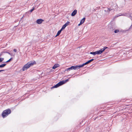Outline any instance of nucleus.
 <instances>
[{
    "mask_svg": "<svg viewBox=\"0 0 132 132\" xmlns=\"http://www.w3.org/2000/svg\"><path fill=\"white\" fill-rule=\"evenodd\" d=\"M11 110L9 109H8L3 111L2 114V116L3 118L6 117L11 113Z\"/></svg>",
    "mask_w": 132,
    "mask_h": 132,
    "instance_id": "1",
    "label": "nucleus"
},
{
    "mask_svg": "<svg viewBox=\"0 0 132 132\" xmlns=\"http://www.w3.org/2000/svg\"><path fill=\"white\" fill-rule=\"evenodd\" d=\"M29 65V64L28 63H27L26 64H25L22 68V70L23 71H24L26 70H27L28 68L29 67H30Z\"/></svg>",
    "mask_w": 132,
    "mask_h": 132,
    "instance_id": "2",
    "label": "nucleus"
},
{
    "mask_svg": "<svg viewBox=\"0 0 132 132\" xmlns=\"http://www.w3.org/2000/svg\"><path fill=\"white\" fill-rule=\"evenodd\" d=\"M76 66H72L71 67H70L68 68L67 69H66L65 70L64 72L65 71H70L72 70H76Z\"/></svg>",
    "mask_w": 132,
    "mask_h": 132,
    "instance_id": "3",
    "label": "nucleus"
},
{
    "mask_svg": "<svg viewBox=\"0 0 132 132\" xmlns=\"http://www.w3.org/2000/svg\"><path fill=\"white\" fill-rule=\"evenodd\" d=\"M62 85L60 81L56 85L52 87H51V89H52L54 88H57Z\"/></svg>",
    "mask_w": 132,
    "mask_h": 132,
    "instance_id": "4",
    "label": "nucleus"
},
{
    "mask_svg": "<svg viewBox=\"0 0 132 132\" xmlns=\"http://www.w3.org/2000/svg\"><path fill=\"white\" fill-rule=\"evenodd\" d=\"M5 53H7L8 54L11 56L12 55V54L10 52H1L0 54V57L3 56Z\"/></svg>",
    "mask_w": 132,
    "mask_h": 132,
    "instance_id": "5",
    "label": "nucleus"
},
{
    "mask_svg": "<svg viewBox=\"0 0 132 132\" xmlns=\"http://www.w3.org/2000/svg\"><path fill=\"white\" fill-rule=\"evenodd\" d=\"M44 21V20L42 19H37L36 22L37 24H41L42 22Z\"/></svg>",
    "mask_w": 132,
    "mask_h": 132,
    "instance_id": "6",
    "label": "nucleus"
},
{
    "mask_svg": "<svg viewBox=\"0 0 132 132\" xmlns=\"http://www.w3.org/2000/svg\"><path fill=\"white\" fill-rule=\"evenodd\" d=\"M30 67L32 66L34 64H36V62L35 61H30L28 62Z\"/></svg>",
    "mask_w": 132,
    "mask_h": 132,
    "instance_id": "7",
    "label": "nucleus"
},
{
    "mask_svg": "<svg viewBox=\"0 0 132 132\" xmlns=\"http://www.w3.org/2000/svg\"><path fill=\"white\" fill-rule=\"evenodd\" d=\"M94 60V59H92L89 60V61L86 62L85 63H84V64L85 65L86 64H89V63H90V62H91L92 61H93Z\"/></svg>",
    "mask_w": 132,
    "mask_h": 132,
    "instance_id": "8",
    "label": "nucleus"
},
{
    "mask_svg": "<svg viewBox=\"0 0 132 132\" xmlns=\"http://www.w3.org/2000/svg\"><path fill=\"white\" fill-rule=\"evenodd\" d=\"M70 78H69L68 79H66L64 80H63L62 81H61V82L62 85L64 84H65L68 81H69V79Z\"/></svg>",
    "mask_w": 132,
    "mask_h": 132,
    "instance_id": "9",
    "label": "nucleus"
},
{
    "mask_svg": "<svg viewBox=\"0 0 132 132\" xmlns=\"http://www.w3.org/2000/svg\"><path fill=\"white\" fill-rule=\"evenodd\" d=\"M77 10H74L72 12L71 14V15L72 16H74L77 13Z\"/></svg>",
    "mask_w": 132,
    "mask_h": 132,
    "instance_id": "10",
    "label": "nucleus"
},
{
    "mask_svg": "<svg viewBox=\"0 0 132 132\" xmlns=\"http://www.w3.org/2000/svg\"><path fill=\"white\" fill-rule=\"evenodd\" d=\"M85 65L84 63L81 65H76V67L77 69L80 68L81 67H83Z\"/></svg>",
    "mask_w": 132,
    "mask_h": 132,
    "instance_id": "11",
    "label": "nucleus"
},
{
    "mask_svg": "<svg viewBox=\"0 0 132 132\" xmlns=\"http://www.w3.org/2000/svg\"><path fill=\"white\" fill-rule=\"evenodd\" d=\"M95 52L96 54L97 55L100 54L102 53V51H101L100 50H99L96 51Z\"/></svg>",
    "mask_w": 132,
    "mask_h": 132,
    "instance_id": "12",
    "label": "nucleus"
},
{
    "mask_svg": "<svg viewBox=\"0 0 132 132\" xmlns=\"http://www.w3.org/2000/svg\"><path fill=\"white\" fill-rule=\"evenodd\" d=\"M60 66L59 64H55L52 67V68L55 69Z\"/></svg>",
    "mask_w": 132,
    "mask_h": 132,
    "instance_id": "13",
    "label": "nucleus"
},
{
    "mask_svg": "<svg viewBox=\"0 0 132 132\" xmlns=\"http://www.w3.org/2000/svg\"><path fill=\"white\" fill-rule=\"evenodd\" d=\"M125 15V16H126L128 17H129V18L130 17H131V14H126L125 15H124V14H122L121 15ZM120 15H119L118 16H120Z\"/></svg>",
    "mask_w": 132,
    "mask_h": 132,
    "instance_id": "14",
    "label": "nucleus"
},
{
    "mask_svg": "<svg viewBox=\"0 0 132 132\" xmlns=\"http://www.w3.org/2000/svg\"><path fill=\"white\" fill-rule=\"evenodd\" d=\"M6 65V64L5 63H4L0 65V68H3Z\"/></svg>",
    "mask_w": 132,
    "mask_h": 132,
    "instance_id": "15",
    "label": "nucleus"
},
{
    "mask_svg": "<svg viewBox=\"0 0 132 132\" xmlns=\"http://www.w3.org/2000/svg\"><path fill=\"white\" fill-rule=\"evenodd\" d=\"M108 47H104L103 48L101 49L100 50L102 51V53L107 48H108Z\"/></svg>",
    "mask_w": 132,
    "mask_h": 132,
    "instance_id": "16",
    "label": "nucleus"
},
{
    "mask_svg": "<svg viewBox=\"0 0 132 132\" xmlns=\"http://www.w3.org/2000/svg\"><path fill=\"white\" fill-rule=\"evenodd\" d=\"M86 19V18L85 17H84L83 19H82L80 21V22H81L83 24L85 21V20Z\"/></svg>",
    "mask_w": 132,
    "mask_h": 132,
    "instance_id": "17",
    "label": "nucleus"
},
{
    "mask_svg": "<svg viewBox=\"0 0 132 132\" xmlns=\"http://www.w3.org/2000/svg\"><path fill=\"white\" fill-rule=\"evenodd\" d=\"M12 60H13V58L11 57L9 60H8L7 61L4 62V63H6L9 62L11 61Z\"/></svg>",
    "mask_w": 132,
    "mask_h": 132,
    "instance_id": "18",
    "label": "nucleus"
},
{
    "mask_svg": "<svg viewBox=\"0 0 132 132\" xmlns=\"http://www.w3.org/2000/svg\"><path fill=\"white\" fill-rule=\"evenodd\" d=\"M90 54H92L94 55H96L95 52H90Z\"/></svg>",
    "mask_w": 132,
    "mask_h": 132,
    "instance_id": "19",
    "label": "nucleus"
},
{
    "mask_svg": "<svg viewBox=\"0 0 132 132\" xmlns=\"http://www.w3.org/2000/svg\"><path fill=\"white\" fill-rule=\"evenodd\" d=\"M70 23V22L68 21H67L64 24L66 26H68Z\"/></svg>",
    "mask_w": 132,
    "mask_h": 132,
    "instance_id": "20",
    "label": "nucleus"
},
{
    "mask_svg": "<svg viewBox=\"0 0 132 132\" xmlns=\"http://www.w3.org/2000/svg\"><path fill=\"white\" fill-rule=\"evenodd\" d=\"M4 58L0 57V63L2 62L4 60Z\"/></svg>",
    "mask_w": 132,
    "mask_h": 132,
    "instance_id": "21",
    "label": "nucleus"
},
{
    "mask_svg": "<svg viewBox=\"0 0 132 132\" xmlns=\"http://www.w3.org/2000/svg\"><path fill=\"white\" fill-rule=\"evenodd\" d=\"M35 9V7H33L32 8V9H31L30 11L31 12H32Z\"/></svg>",
    "mask_w": 132,
    "mask_h": 132,
    "instance_id": "22",
    "label": "nucleus"
},
{
    "mask_svg": "<svg viewBox=\"0 0 132 132\" xmlns=\"http://www.w3.org/2000/svg\"><path fill=\"white\" fill-rule=\"evenodd\" d=\"M119 30L118 29H116L114 30V32L115 33H117L118 32H119Z\"/></svg>",
    "mask_w": 132,
    "mask_h": 132,
    "instance_id": "23",
    "label": "nucleus"
},
{
    "mask_svg": "<svg viewBox=\"0 0 132 132\" xmlns=\"http://www.w3.org/2000/svg\"><path fill=\"white\" fill-rule=\"evenodd\" d=\"M66 27V26L64 24L63 26H62V27L61 28H62L63 29H64Z\"/></svg>",
    "mask_w": 132,
    "mask_h": 132,
    "instance_id": "24",
    "label": "nucleus"
},
{
    "mask_svg": "<svg viewBox=\"0 0 132 132\" xmlns=\"http://www.w3.org/2000/svg\"><path fill=\"white\" fill-rule=\"evenodd\" d=\"M107 9H108V10H107L108 12H110V11L112 10V9L110 8H108Z\"/></svg>",
    "mask_w": 132,
    "mask_h": 132,
    "instance_id": "25",
    "label": "nucleus"
},
{
    "mask_svg": "<svg viewBox=\"0 0 132 132\" xmlns=\"http://www.w3.org/2000/svg\"><path fill=\"white\" fill-rule=\"evenodd\" d=\"M61 32L59 30L57 33V35H59Z\"/></svg>",
    "mask_w": 132,
    "mask_h": 132,
    "instance_id": "26",
    "label": "nucleus"
},
{
    "mask_svg": "<svg viewBox=\"0 0 132 132\" xmlns=\"http://www.w3.org/2000/svg\"><path fill=\"white\" fill-rule=\"evenodd\" d=\"M132 29V24L131 25V26H130V27L129 28V29H128V30H130L131 29Z\"/></svg>",
    "mask_w": 132,
    "mask_h": 132,
    "instance_id": "27",
    "label": "nucleus"
},
{
    "mask_svg": "<svg viewBox=\"0 0 132 132\" xmlns=\"http://www.w3.org/2000/svg\"><path fill=\"white\" fill-rule=\"evenodd\" d=\"M8 51H9L8 50H3V52H8Z\"/></svg>",
    "mask_w": 132,
    "mask_h": 132,
    "instance_id": "28",
    "label": "nucleus"
},
{
    "mask_svg": "<svg viewBox=\"0 0 132 132\" xmlns=\"http://www.w3.org/2000/svg\"><path fill=\"white\" fill-rule=\"evenodd\" d=\"M17 50L16 49H14L13 50V51L15 52H17Z\"/></svg>",
    "mask_w": 132,
    "mask_h": 132,
    "instance_id": "29",
    "label": "nucleus"
},
{
    "mask_svg": "<svg viewBox=\"0 0 132 132\" xmlns=\"http://www.w3.org/2000/svg\"><path fill=\"white\" fill-rule=\"evenodd\" d=\"M82 24V23L81 22H80V23L79 24H78V26H79L80 25H81V24Z\"/></svg>",
    "mask_w": 132,
    "mask_h": 132,
    "instance_id": "30",
    "label": "nucleus"
},
{
    "mask_svg": "<svg viewBox=\"0 0 132 132\" xmlns=\"http://www.w3.org/2000/svg\"><path fill=\"white\" fill-rule=\"evenodd\" d=\"M5 70H0V72L2 71H4Z\"/></svg>",
    "mask_w": 132,
    "mask_h": 132,
    "instance_id": "31",
    "label": "nucleus"
},
{
    "mask_svg": "<svg viewBox=\"0 0 132 132\" xmlns=\"http://www.w3.org/2000/svg\"><path fill=\"white\" fill-rule=\"evenodd\" d=\"M63 30V29L62 28H61V29H60V30H59V31H60V32H61V31Z\"/></svg>",
    "mask_w": 132,
    "mask_h": 132,
    "instance_id": "32",
    "label": "nucleus"
},
{
    "mask_svg": "<svg viewBox=\"0 0 132 132\" xmlns=\"http://www.w3.org/2000/svg\"><path fill=\"white\" fill-rule=\"evenodd\" d=\"M130 19H131V20H132V16H131V17H130Z\"/></svg>",
    "mask_w": 132,
    "mask_h": 132,
    "instance_id": "33",
    "label": "nucleus"
},
{
    "mask_svg": "<svg viewBox=\"0 0 132 132\" xmlns=\"http://www.w3.org/2000/svg\"><path fill=\"white\" fill-rule=\"evenodd\" d=\"M59 35H57V34L55 36V37H56L57 36H58Z\"/></svg>",
    "mask_w": 132,
    "mask_h": 132,
    "instance_id": "34",
    "label": "nucleus"
},
{
    "mask_svg": "<svg viewBox=\"0 0 132 132\" xmlns=\"http://www.w3.org/2000/svg\"><path fill=\"white\" fill-rule=\"evenodd\" d=\"M23 18V16L21 18V19H22Z\"/></svg>",
    "mask_w": 132,
    "mask_h": 132,
    "instance_id": "35",
    "label": "nucleus"
},
{
    "mask_svg": "<svg viewBox=\"0 0 132 132\" xmlns=\"http://www.w3.org/2000/svg\"><path fill=\"white\" fill-rule=\"evenodd\" d=\"M70 75H68V76H70Z\"/></svg>",
    "mask_w": 132,
    "mask_h": 132,
    "instance_id": "36",
    "label": "nucleus"
},
{
    "mask_svg": "<svg viewBox=\"0 0 132 132\" xmlns=\"http://www.w3.org/2000/svg\"><path fill=\"white\" fill-rule=\"evenodd\" d=\"M78 75H76V76H78Z\"/></svg>",
    "mask_w": 132,
    "mask_h": 132,
    "instance_id": "37",
    "label": "nucleus"
}]
</instances>
